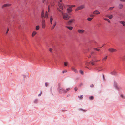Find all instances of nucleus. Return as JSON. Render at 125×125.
I'll list each match as a JSON object with an SVG mask.
<instances>
[{
    "label": "nucleus",
    "mask_w": 125,
    "mask_h": 125,
    "mask_svg": "<svg viewBox=\"0 0 125 125\" xmlns=\"http://www.w3.org/2000/svg\"><path fill=\"white\" fill-rule=\"evenodd\" d=\"M107 56H106L105 57H104L102 59V60L104 61V60H105L106 59H107Z\"/></svg>",
    "instance_id": "393cba45"
},
{
    "label": "nucleus",
    "mask_w": 125,
    "mask_h": 125,
    "mask_svg": "<svg viewBox=\"0 0 125 125\" xmlns=\"http://www.w3.org/2000/svg\"><path fill=\"white\" fill-rule=\"evenodd\" d=\"M116 73V72L115 70H114L111 73V74H112L115 75Z\"/></svg>",
    "instance_id": "a211bd4d"
},
{
    "label": "nucleus",
    "mask_w": 125,
    "mask_h": 125,
    "mask_svg": "<svg viewBox=\"0 0 125 125\" xmlns=\"http://www.w3.org/2000/svg\"><path fill=\"white\" fill-rule=\"evenodd\" d=\"M56 25V22H55L53 24L52 26L51 27V30H52L55 27V26Z\"/></svg>",
    "instance_id": "9b49d317"
},
{
    "label": "nucleus",
    "mask_w": 125,
    "mask_h": 125,
    "mask_svg": "<svg viewBox=\"0 0 125 125\" xmlns=\"http://www.w3.org/2000/svg\"><path fill=\"white\" fill-rule=\"evenodd\" d=\"M40 28L39 26H37L36 27L35 29L36 30H39Z\"/></svg>",
    "instance_id": "4be33fe9"
},
{
    "label": "nucleus",
    "mask_w": 125,
    "mask_h": 125,
    "mask_svg": "<svg viewBox=\"0 0 125 125\" xmlns=\"http://www.w3.org/2000/svg\"><path fill=\"white\" fill-rule=\"evenodd\" d=\"M77 31L80 34H82L85 32V30L83 29H79Z\"/></svg>",
    "instance_id": "6e6552de"
},
{
    "label": "nucleus",
    "mask_w": 125,
    "mask_h": 125,
    "mask_svg": "<svg viewBox=\"0 0 125 125\" xmlns=\"http://www.w3.org/2000/svg\"><path fill=\"white\" fill-rule=\"evenodd\" d=\"M57 10H58V11H59V10H60L59 8H57Z\"/></svg>",
    "instance_id": "864d4df0"
},
{
    "label": "nucleus",
    "mask_w": 125,
    "mask_h": 125,
    "mask_svg": "<svg viewBox=\"0 0 125 125\" xmlns=\"http://www.w3.org/2000/svg\"><path fill=\"white\" fill-rule=\"evenodd\" d=\"M89 64V63L87 62L86 63V65H88Z\"/></svg>",
    "instance_id": "de8ad7c7"
},
{
    "label": "nucleus",
    "mask_w": 125,
    "mask_h": 125,
    "mask_svg": "<svg viewBox=\"0 0 125 125\" xmlns=\"http://www.w3.org/2000/svg\"><path fill=\"white\" fill-rule=\"evenodd\" d=\"M60 1V2H61L62 1V0H59Z\"/></svg>",
    "instance_id": "4d7b16f0"
},
{
    "label": "nucleus",
    "mask_w": 125,
    "mask_h": 125,
    "mask_svg": "<svg viewBox=\"0 0 125 125\" xmlns=\"http://www.w3.org/2000/svg\"><path fill=\"white\" fill-rule=\"evenodd\" d=\"M120 1H122V2H125V0H119Z\"/></svg>",
    "instance_id": "a18cd8bd"
},
{
    "label": "nucleus",
    "mask_w": 125,
    "mask_h": 125,
    "mask_svg": "<svg viewBox=\"0 0 125 125\" xmlns=\"http://www.w3.org/2000/svg\"><path fill=\"white\" fill-rule=\"evenodd\" d=\"M85 5H81L77 7V8L75 10V11H77L78 10H81L83 9L84 8Z\"/></svg>",
    "instance_id": "20e7f679"
},
{
    "label": "nucleus",
    "mask_w": 125,
    "mask_h": 125,
    "mask_svg": "<svg viewBox=\"0 0 125 125\" xmlns=\"http://www.w3.org/2000/svg\"><path fill=\"white\" fill-rule=\"evenodd\" d=\"M53 20L52 17V16H51L50 18V22L51 24H52V21Z\"/></svg>",
    "instance_id": "2eb2a0df"
},
{
    "label": "nucleus",
    "mask_w": 125,
    "mask_h": 125,
    "mask_svg": "<svg viewBox=\"0 0 125 125\" xmlns=\"http://www.w3.org/2000/svg\"><path fill=\"white\" fill-rule=\"evenodd\" d=\"M42 27L43 29H44L46 25L45 24H42Z\"/></svg>",
    "instance_id": "aec40b11"
},
{
    "label": "nucleus",
    "mask_w": 125,
    "mask_h": 125,
    "mask_svg": "<svg viewBox=\"0 0 125 125\" xmlns=\"http://www.w3.org/2000/svg\"><path fill=\"white\" fill-rule=\"evenodd\" d=\"M108 50L111 52H113L117 51V50L114 48H110L108 49Z\"/></svg>",
    "instance_id": "39448f33"
},
{
    "label": "nucleus",
    "mask_w": 125,
    "mask_h": 125,
    "mask_svg": "<svg viewBox=\"0 0 125 125\" xmlns=\"http://www.w3.org/2000/svg\"><path fill=\"white\" fill-rule=\"evenodd\" d=\"M11 5V4H5L4 5H3L2 6V8H3L5 7H9Z\"/></svg>",
    "instance_id": "1a4fd4ad"
},
{
    "label": "nucleus",
    "mask_w": 125,
    "mask_h": 125,
    "mask_svg": "<svg viewBox=\"0 0 125 125\" xmlns=\"http://www.w3.org/2000/svg\"><path fill=\"white\" fill-rule=\"evenodd\" d=\"M78 97L79 98H80L81 99H82V98H83V95H81L80 96H80H78Z\"/></svg>",
    "instance_id": "473e14b6"
},
{
    "label": "nucleus",
    "mask_w": 125,
    "mask_h": 125,
    "mask_svg": "<svg viewBox=\"0 0 125 125\" xmlns=\"http://www.w3.org/2000/svg\"><path fill=\"white\" fill-rule=\"evenodd\" d=\"M90 56L89 57V58H90Z\"/></svg>",
    "instance_id": "052dcab7"
},
{
    "label": "nucleus",
    "mask_w": 125,
    "mask_h": 125,
    "mask_svg": "<svg viewBox=\"0 0 125 125\" xmlns=\"http://www.w3.org/2000/svg\"><path fill=\"white\" fill-rule=\"evenodd\" d=\"M94 86V85L93 84H92L90 85V87H93Z\"/></svg>",
    "instance_id": "a19ab883"
},
{
    "label": "nucleus",
    "mask_w": 125,
    "mask_h": 125,
    "mask_svg": "<svg viewBox=\"0 0 125 125\" xmlns=\"http://www.w3.org/2000/svg\"><path fill=\"white\" fill-rule=\"evenodd\" d=\"M44 19H42V24H45V21Z\"/></svg>",
    "instance_id": "b1692460"
},
{
    "label": "nucleus",
    "mask_w": 125,
    "mask_h": 125,
    "mask_svg": "<svg viewBox=\"0 0 125 125\" xmlns=\"http://www.w3.org/2000/svg\"><path fill=\"white\" fill-rule=\"evenodd\" d=\"M42 93V92H41L40 94H39V95H38V96H40V95H41V94Z\"/></svg>",
    "instance_id": "8fccbe9b"
},
{
    "label": "nucleus",
    "mask_w": 125,
    "mask_h": 125,
    "mask_svg": "<svg viewBox=\"0 0 125 125\" xmlns=\"http://www.w3.org/2000/svg\"><path fill=\"white\" fill-rule=\"evenodd\" d=\"M100 60H96L95 61H96V62H97V61H99Z\"/></svg>",
    "instance_id": "3c124183"
},
{
    "label": "nucleus",
    "mask_w": 125,
    "mask_h": 125,
    "mask_svg": "<svg viewBox=\"0 0 125 125\" xmlns=\"http://www.w3.org/2000/svg\"><path fill=\"white\" fill-rule=\"evenodd\" d=\"M59 11L61 13L62 15L64 13L61 10H59Z\"/></svg>",
    "instance_id": "72a5a7b5"
},
{
    "label": "nucleus",
    "mask_w": 125,
    "mask_h": 125,
    "mask_svg": "<svg viewBox=\"0 0 125 125\" xmlns=\"http://www.w3.org/2000/svg\"><path fill=\"white\" fill-rule=\"evenodd\" d=\"M50 6L49 5L48 6V12H49L50 10Z\"/></svg>",
    "instance_id": "c9c22d12"
},
{
    "label": "nucleus",
    "mask_w": 125,
    "mask_h": 125,
    "mask_svg": "<svg viewBox=\"0 0 125 125\" xmlns=\"http://www.w3.org/2000/svg\"><path fill=\"white\" fill-rule=\"evenodd\" d=\"M91 64L92 65H94L95 64V63H94V62L93 61H92L91 62Z\"/></svg>",
    "instance_id": "c756f323"
},
{
    "label": "nucleus",
    "mask_w": 125,
    "mask_h": 125,
    "mask_svg": "<svg viewBox=\"0 0 125 125\" xmlns=\"http://www.w3.org/2000/svg\"><path fill=\"white\" fill-rule=\"evenodd\" d=\"M123 7V5L121 4H119L118 6V8L119 9H121Z\"/></svg>",
    "instance_id": "ddd939ff"
},
{
    "label": "nucleus",
    "mask_w": 125,
    "mask_h": 125,
    "mask_svg": "<svg viewBox=\"0 0 125 125\" xmlns=\"http://www.w3.org/2000/svg\"><path fill=\"white\" fill-rule=\"evenodd\" d=\"M70 88H68L66 90V91L67 92V91H68L70 90Z\"/></svg>",
    "instance_id": "37998d69"
},
{
    "label": "nucleus",
    "mask_w": 125,
    "mask_h": 125,
    "mask_svg": "<svg viewBox=\"0 0 125 125\" xmlns=\"http://www.w3.org/2000/svg\"><path fill=\"white\" fill-rule=\"evenodd\" d=\"M119 23L121 24H122L123 26L125 27V21H119Z\"/></svg>",
    "instance_id": "9d476101"
},
{
    "label": "nucleus",
    "mask_w": 125,
    "mask_h": 125,
    "mask_svg": "<svg viewBox=\"0 0 125 125\" xmlns=\"http://www.w3.org/2000/svg\"><path fill=\"white\" fill-rule=\"evenodd\" d=\"M80 73L82 74H83V72L82 70L80 71Z\"/></svg>",
    "instance_id": "2f4dec72"
},
{
    "label": "nucleus",
    "mask_w": 125,
    "mask_h": 125,
    "mask_svg": "<svg viewBox=\"0 0 125 125\" xmlns=\"http://www.w3.org/2000/svg\"><path fill=\"white\" fill-rule=\"evenodd\" d=\"M68 6H70V7H71V8L72 7H75V5H68Z\"/></svg>",
    "instance_id": "bb28decb"
},
{
    "label": "nucleus",
    "mask_w": 125,
    "mask_h": 125,
    "mask_svg": "<svg viewBox=\"0 0 125 125\" xmlns=\"http://www.w3.org/2000/svg\"><path fill=\"white\" fill-rule=\"evenodd\" d=\"M58 89L60 93H62V92H63L64 93H66L67 91L62 89V88L60 87V85L58 86Z\"/></svg>",
    "instance_id": "7ed1b4c3"
},
{
    "label": "nucleus",
    "mask_w": 125,
    "mask_h": 125,
    "mask_svg": "<svg viewBox=\"0 0 125 125\" xmlns=\"http://www.w3.org/2000/svg\"><path fill=\"white\" fill-rule=\"evenodd\" d=\"M45 13H47V14H48V13H48V12H47V11H46V12H45Z\"/></svg>",
    "instance_id": "603ef678"
},
{
    "label": "nucleus",
    "mask_w": 125,
    "mask_h": 125,
    "mask_svg": "<svg viewBox=\"0 0 125 125\" xmlns=\"http://www.w3.org/2000/svg\"><path fill=\"white\" fill-rule=\"evenodd\" d=\"M104 20L107 21H108V22L109 23H110V20L108 19H107V18H104Z\"/></svg>",
    "instance_id": "412c9836"
},
{
    "label": "nucleus",
    "mask_w": 125,
    "mask_h": 125,
    "mask_svg": "<svg viewBox=\"0 0 125 125\" xmlns=\"http://www.w3.org/2000/svg\"><path fill=\"white\" fill-rule=\"evenodd\" d=\"M72 71L74 72L75 73H78V71L77 70L74 68L73 67L72 68Z\"/></svg>",
    "instance_id": "dca6fc26"
},
{
    "label": "nucleus",
    "mask_w": 125,
    "mask_h": 125,
    "mask_svg": "<svg viewBox=\"0 0 125 125\" xmlns=\"http://www.w3.org/2000/svg\"><path fill=\"white\" fill-rule=\"evenodd\" d=\"M89 99L90 100H92L93 99V96H91L89 97Z\"/></svg>",
    "instance_id": "7c9ffc66"
},
{
    "label": "nucleus",
    "mask_w": 125,
    "mask_h": 125,
    "mask_svg": "<svg viewBox=\"0 0 125 125\" xmlns=\"http://www.w3.org/2000/svg\"><path fill=\"white\" fill-rule=\"evenodd\" d=\"M108 17L109 19H111L112 18L113 16L112 15L109 16H108Z\"/></svg>",
    "instance_id": "c85d7f7f"
},
{
    "label": "nucleus",
    "mask_w": 125,
    "mask_h": 125,
    "mask_svg": "<svg viewBox=\"0 0 125 125\" xmlns=\"http://www.w3.org/2000/svg\"><path fill=\"white\" fill-rule=\"evenodd\" d=\"M114 8V7H110L109 8V9L108 10H112Z\"/></svg>",
    "instance_id": "cd10ccee"
},
{
    "label": "nucleus",
    "mask_w": 125,
    "mask_h": 125,
    "mask_svg": "<svg viewBox=\"0 0 125 125\" xmlns=\"http://www.w3.org/2000/svg\"><path fill=\"white\" fill-rule=\"evenodd\" d=\"M49 50L50 51L52 52V49L51 48H49Z\"/></svg>",
    "instance_id": "e433bc0d"
},
{
    "label": "nucleus",
    "mask_w": 125,
    "mask_h": 125,
    "mask_svg": "<svg viewBox=\"0 0 125 125\" xmlns=\"http://www.w3.org/2000/svg\"><path fill=\"white\" fill-rule=\"evenodd\" d=\"M93 19V18H88L87 19V20L89 21H91Z\"/></svg>",
    "instance_id": "5701e85b"
},
{
    "label": "nucleus",
    "mask_w": 125,
    "mask_h": 125,
    "mask_svg": "<svg viewBox=\"0 0 125 125\" xmlns=\"http://www.w3.org/2000/svg\"><path fill=\"white\" fill-rule=\"evenodd\" d=\"M69 8L67 9V11L68 13L69 14L70 13H71L72 11V10L71 8V7L70 6H68Z\"/></svg>",
    "instance_id": "0eeeda50"
},
{
    "label": "nucleus",
    "mask_w": 125,
    "mask_h": 125,
    "mask_svg": "<svg viewBox=\"0 0 125 125\" xmlns=\"http://www.w3.org/2000/svg\"><path fill=\"white\" fill-rule=\"evenodd\" d=\"M9 30V29L8 28L7 29V31H6V34H7V33H8V31Z\"/></svg>",
    "instance_id": "79ce46f5"
},
{
    "label": "nucleus",
    "mask_w": 125,
    "mask_h": 125,
    "mask_svg": "<svg viewBox=\"0 0 125 125\" xmlns=\"http://www.w3.org/2000/svg\"><path fill=\"white\" fill-rule=\"evenodd\" d=\"M70 14L68 13H64L62 15L63 18L65 20H68L71 17L69 15Z\"/></svg>",
    "instance_id": "f257e3e1"
},
{
    "label": "nucleus",
    "mask_w": 125,
    "mask_h": 125,
    "mask_svg": "<svg viewBox=\"0 0 125 125\" xmlns=\"http://www.w3.org/2000/svg\"><path fill=\"white\" fill-rule=\"evenodd\" d=\"M100 13V12L98 10H95L93 12V13L94 14L96 15H98Z\"/></svg>",
    "instance_id": "f8f14e48"
},
{
    "label": "nucleus",
    "mask_w": 125,
    "mask_h": 125,
    "mask_svg": "<svg viewBox=\"0 0 125 125\" xmlns=\"http://www.w3.org/2000/svg\"><path fill=\"white\" fill-rule=\"evenodd\" d=\"M124 96H124L122 94H121L120 95L121 97L122 98H124Z\"/></svg>",
    "instance_id": "58836bf2"
},
{
    "label": "nucleus",
    "mask_w": 125,
    "mask_h": 125,
    "mask_svg": "<svg viewBox=\"0 0 125 125\" xmlns=\"http://www.w3.org/2000/svg\"><path fill=\"white\" fill-rule=\"evenodd\" d=\"M74 90L75 91H77L78 90L77 88V87H75L74 89Z\"/></svg>",
    "instance_id": "ea45409f"
},
{
    "label": "nucleus",
    "mask_w": 125,
    "mask_h": 125,
    "mask_svg": "<svg viewBox=\"0 0 125 125\" xmlns=\"http://www.w3.org/2000/svg\"><path fill=\"white\" fill-rule=\"evenodd\" d=\"M108 16H108V15H106V17H108Z\"/></svg>",
    "instance_id": "5fc2aeb1"
},
{
    "label": "nucleus",
    "mask_w": 125,
    "mask_h": 125,
    "mask_svg": "<svg viewBox=\"0 0 125 125\" xmlns=\"http://www.w3.org/2000/svg\"><path fill=\"white\" fill-rule=\"evenodd\" d=\"M94 15H93V14H91L90 15V16L91 17H92V18H93L94 17Z\"/></svg>",
    "instance_id": "f704fd0d"
},
{
    "label": "nucleus",
    "mask_w": 125,
    "mask_h": 125,
    "mask_svg": "<svg viewBox=\"0 0 125 125\" xmlns=\"http://www.w3.org/2000/svg\"><path fill=\"white\" fill-rule=\"evenodd\" d=\"M124 99H125V96H124Z\"/></svg>",
    "instance_id": "bf43d9fd"
},
{
    "label": "nucleus",
    "mask_w": 125,
    "mask_h": 125,
    "mask_svg": "<svg viewBox=\"0 0 125 125\" xmlns=\"http://www.w3.org/2000/svg\"><path fill=\"white\" fill-rule=\"evenodd\" d=\"M37 34V32H36L35 31H34L32 33V37H34V36L36 35V34Z\"/></svg>",
    "instance_id": "4468645a"
},
{
    "label": "nucleus",
    "mask_w": 125,
    "mask_h": 125,
    "mask_svg": "<svg viewBox=\"0 0 125 125\" xmlns=\"http://www.w3.org/2000/svg\"><path fill=\"white\" fill-rule=\"evenodd\" d=\"M66 28L69 29L70 30H72L73 27L71 26H67L66 27Z\"/></svg>",
    "instance_id": "6ab92c4d"
},
{
    "label": "nucleus",
    "mask_w": 125,
    "mask_h": 125,
    "mask_svg": "<svg viewBox=\"0 0 125 125\" xmlns=\"http://www.w3.org/2000/svg\"><path fill=\"white\" fill-rule=\"evenodd\" d=\"M103 78L104 80L105 79L104 76V75H103Z\"/></svg>",
    "instance_id": "49530a36"
},
{
    "label": "nucleus",
    "mask_w": 125,
    "mask_h": 125,
    "mask_svg": "<svg viewBox=\"0 0 125 125\" xmlns=\"http://www.w3.org/2000/svg\"><path fill=\"white\" fill-rule=\"evenodd\" d=\"M93 49L96 50L97 51H99L100 49L97 48H94Z\"/></svg>",
    "instance_id": "4c0bfd02"
},
{
    "label": "nucleus",
    "mask_w": 125,
    "mask_h": 125,
    "mask_svg": "<svg viewBox=\"0 0 125 125\" xmlns=\"http://www.w3.org/2000/svg\"><path fill=\"white\" fill-rule=\"evenodd\" d=\"M67 72V71H63V73H64L66 72Z\"/></svg>",
    "instance_id": "09e8293b"
},
{
    "label": "nucleus",
    "mask_w": 125,
    "mask_h": 125,
    "mask_svg": "<svg viewBox=\"0 0 125 125\" xmlns=\"http://www.w3.org/2000/svg\"><path fill=\"white\" fill-rule=\"evenodd\" d=\"M59 6L60 8L61 9L63 10V8L62 5L60 3H59Z\"/></svg>",
    "instance_id": "f3484780"
},
{
    "label": "nucleus",
    "mask_w": 125,
    "mask_h": 125,
    "mask_svg": "<svg viewBox=\"0 0 125 125\" xmlns=\"http://www.w3.org/2000/svg\"><path fill=\"white\" fill-rule=\"evenodd\" d=\"M75 21L74 19H71L69 20L68 21V23L69 25H70L73 22Z\"/></svg>",
    "instance_id": "423d86ee"
},
{
    "label": "nucleus",
    "mask_w": 125,
    "mask_h": 125,
    "mask_svg": "<svg viewBox=\"0 0 125 125\" xmlns=\"http://www.w3.org/2000/svg\"><path fill=\"white\" fill-rule=\"evenodd\" d=\"M68 62H65L64 63V65L65 66H67L68 65Z\"/></svg>",
    "instance_id": "a878e982"
},
{
    "label": "nucleus",
    "mask_w": 125,
    "mask_h": 125,
    "mask_svg": "<svg viewBox=\"0 0 125 125\" xmlns=\"http://www.w3.org/2000/svg\"><path fill=\"white\" fill-rule=\"evenodd\" d=\"M82 85V84H80V86H81Z\"/></svg>",
    "instance_id": "13d9d810"
},
{
    "label": "nucleus",
    "mask_w": 125,
    "mask_h": 125,
    "mask_svg": "<svg viewBox=\"0 0 125 125\" xmlns=\"http://www.w3.org/2000/svg\"><path fill=\"white\" fill-rule=\"evenodd\" d=\"M94 53V52H91V54H93Z\"/></svg>",
    "instance_id": "6e6d98bb"
},
{
    "label": "nucleus",
    "mask_w": 125,
    "mask_h": 125,
    "mask_svg": "<svg viewBox=\"0 0 125 125\" xmlns=\"http://www.w3.org/2000/svg\"><path fill=\"white\" fill-rule=\"evenodd\" d=\"M45 86L46 87H47V86H48V83H45Z\"/></svg>",
    "instance_id": "c03bdc74"
},
{
    "label": "nucleus",
    "mask_w": 125,
    "mask_h": 125,
    "mask_svg": "<svg viewBox=\"0 0 125 125\" xmlns=\"http://www.w3.org/2000/svg\"><path fill=\"white\" fill-rule=\"evenodd\" d=\"M41 17L42 19L47 18L48 17V14L45 13L44 10H43L41 13Z\"/></svg>",
    "instance_id": "f03ea898"
}]
</instances>
